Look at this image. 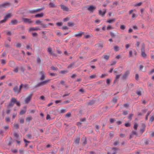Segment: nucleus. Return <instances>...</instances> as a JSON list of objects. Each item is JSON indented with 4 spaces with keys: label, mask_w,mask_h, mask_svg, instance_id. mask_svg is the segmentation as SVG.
Masks as SVG:
<instances>
[{
    "label": "nucleus",
    "mask_w": 154,
    "mask_h": 154,
    "mask_svg": "<svg viewBox=\"0 0 154 154\" xmlns=\"http://www.w3.org/2000/svg\"><path fill=\"white\" fill-rule=\"evenodd\" d=\"M136 16V15L134 13H132L131 18L132 19H134Z\"/></svg>",
    "instance_id": "35"
},
{
    "label": "nucleus",
    "mask_w": 154,
    "mask_h": 154,
    "mask_svg": "<svg viewBox=\"0 0 154 154\" xmlns=\"http://www.w3.org/2000/svg\"><path fill=\"white\" fill-rule=\"evenodd\" d=\"M26 137L28 138H31L32 137V135L30 134H28L27 135Z\"/></svg>",
    "instance_id": "64"
},
{
    "label": "nucleus",
    "mask_w": 154,
    "mask_h": 154,
    "mask_svg": "<svg viewBox=\"0 0 154 154\" xmlns=\"http://www.w3.org/2000/svg\"><path fill=\"white\" fill-rule=\"evenodd\" d=\"M19 122L21 124H23L24 122V119L23 118H20L19 120Z\"/></svg>",
    "instance_id": "33"
},
{
    "label": "nucleus",
    "mask_w": 154,
    "mask_h": 154,
    "mask_svg": "<svg viewBox=\"0 0 154 154\" xmlns=\"http://www.w3.org/2000/svg\"><path fill=\"white\" fill-rule=\"evenodd\" d=\"M47 51L50 54H51V55L53 54V53H52V50L51 48H48Z\"/></svg>",
    "instance_id": "22"
},
{
    "label": "nucleus",
    "mask_w": 154,
    "mask_h": 154,
    "mask_svg": "<svg viewBox=\"0 0 154 154\" xmlns=\"http://www.w3.org/2000/svg\"><path fill=\"white\" fill-rule=\"evenodd\" d=\"M113 29V27L110 25H108L106 28L108 30H110Z\"/></svg>",
    "instance_id": "36"
},
{
    "label": "nucleus",
    "mask_w": 154,
    "mask_h": 154,
    "mask_svg": "<svg viewBox=\"0 0 154 154\" xmlns=\"http://www.w3.org/2000/svg\"><path fill=\"white\" fill-rule=\"evenodd\" d=\"M142 128L140 129V132L141 134L143 133L145 130V124H143L142 125Z\"/></svg>",
    "instance_id": "17"
},
{
    "label": "nucleus",
    "mask_w": 154,
    "mask_h": 154,
    "mask_svg": "<svg viewBox=\"0 0 154 154\" xmlns=\"http://www.w3.org/2000/svg\"><path fill=\"white\" fill-rule=\"evenodd\" d=\"M95 46L96 49L97 50L101 49L103 47V45L100 44H98L96 45Z\"/></svg>",
    "instance_id": "14"
},
{
    "label": "nucleus",
    "mask_w": 154,
    "mask_h": 154,
    "mask_svg": "<svg viewBox=\"0 0 154 154\" xmlns=\"http://www.w3.org/2000/svg\"><path fill=\"white\" fill-rule=\"evenodd\" d=\"M32 45H27L26 46V48L27 49H30L31 50L32 49V48H31Z\"/></svg>",
    "instance_id": "45"
},
{
    "label": "nucleus",
    "mask_w": 154,
    "mask_h": 154,
    "mask_svg": "<svg viewBox=\"0 0 154 154\" xmlns=\"http://www.w3.org/2000/svg\"><path fill=\"white\" fill-rule=\"evenodd\" d=\"M69 19V17H66L65 18H64V19H63V20L64 21V22H66L67 21H68Z\"/></svg>",
    "instance_id": "43"
},
{
    "label": "nucleus",
    "mask_w": 154,
    "mask_h": 154,
    "mask_svg": "<svg viewBox=\"0 0 154 154\" xmlns=\"http://www.w3.org/2000/svg\"><path fill=\"white\" fill-rule=\"evenodd\" d=\"M137 127L138 125L137 123H135V124H134V129L137 130Z\"/></svg>",
    "instance_id": "40"
},
{
    "label": "nucleus",
    "mask_w": 154,
    "mask_h": 154,
    "mask_svg": "<svg viewBox=\"0 0 154 154\" xmlns=\"http://www.w3.org/2000/svg\"><path fill=\"white\" fill-rule=\"evenodd\" d=\"M40 29L37 27H30L28 29L29 32H30L31 31H37L38 30H40Z\"/></svg>",
    "instance_id": "10"
},
{
    "label": "nucleus",
    "mask_w": 154,
    "mask_h": 154,
    "mask_svg": "<svg viewBox=\"0 0 154 154\" xmlns=\"http://www.w3.org/2000/svg\"><path fill=\"white\" fill-rule=\"evenodd\" d=\"M141 55L143 57H146V54L145 52L144 48L143 46L142 47L141 49Z\"/></svg>",
    "instance_id": "16"
},
{
    "label": "nucleus",
    "mask_w": 154,
    "mask_h": 154,
    "mask_svg": "<svg viewBox=\"0 0 154 154\" xmlns=\"http://www.w3.org/2000/svg\"><path fill=\"white\" fill-rule=\"evenodd\" d=\"M134 11H135V12H136V11L135 9H134V10H130L129 11V14H131L132 13V12H133Z\"/></svg>",
    "instance_id": "39"
},
{
    "label": "nucleus",
    "mask_w": 154,
    "mask_h": 154,
    "mask_svg": "<svg viewBox=\"0 0 154 154\" xmlns=\"http://www.w3.org/2000/svg\"><path fill=\"white\" fill-rule=\"evenodd\" d=\"M11 23L12 25L16 24L17 23V21L16 20H12L11 22Z\"/></svg>",
    "instance_id": "21"
},
{
    "label": "nucleus",
    "mask_w": 154,
    "mask_h": 154,
    "mask_svg": "<svg viewBox=\"0 0 154 154\" xmlns=\"http://www.w3.org/2000/svg\"><path fill=\"white\" fill-rule=\"evenodd\" d=\"M11 14H7L5 17V18L7 20L8 18H10L11 17Z\"/></svg>",
    "instance_id": "32"
},
{
    "label": "nucleus",
    "mask_w": 154,
    "mask_h": 154,
    "mask_svg": "<svg viewBox=\"0 0 154 154\" xmlns=\"http://www.w3.org/2000/svg\"><path fill=\"white\" fill-rule=\"evenodd\" d=\"M83 33L84 32L80 31H79L78 33L75 34L74 35V36L75 37H81L82 36Z\"/></svg>",
    "instance_id": "11"
},
{
    "label": "nucleus",
    "mask_w": 154,
    "mask_h": 154,
    "mask_svg": "<svg viewBox=\"0 0 154 154\" xmlns=\"http://www.w3.org/2000/svg\"><path fill=\"white\" fill-rule=\"evenodd\" d=\"M14 127L16 128H19V125L18 124L16 123H15L14 124Z\"/></svg>",
    "instance_id": "55"
},
{
    "label": "nucleus",
    "mask_w": 154,
    "mask_h": 154,
    "mask_svg": "<svg viewBox=\"0 0 154 154\" xmlns=\"http://www.w3.org/2000/svg\"><path fill=\"white\" fill-rule=\"evenodd\" d=\"M15 103H16V104L17 106H20V103L18 101H17L16 100V101L15 102Z\"/></svg>",
    "instance_id": "62"
},
{
    "label": "nucleus",
    "mask_w": 154,
    "mask_h": 154,
    "mask_svg": "<svg viewBox=\"0 0 154 154\" xmlns=\"http://www.w3.org/2000/svg\"><path fill=\"white\" fill-rule=\"evenodd\" d=\"M56 33L57 35L59 36H61L62 35L61 33L59 31L56 32Z\"/></svg>",
    "instance_id": "51"
},
{
    "label": "nucleus",
    "mask_w": 154,
    "mask_h": 154,
    "mask_svg": "<svg viewBox=\"0 0 154 154\" xmlns=\"http://www.w3.org/2000/svg\"><path fill=\"white\" fill-rule=\"evenodd\" d=\"M142 4V2H140L137 4L134 5L135 6H140Z\"/></svg>",
    "instance_id": "41"
},
{
    "label": "nucleus",
    "mask_w": 154,
    "mask_h": 154,
    "mask_svg": "<svg viewBox=\"0 0 154 154\" xmlns=\"http://www.w3.org/2000/svg\"><path fill=\"white\" fill-rule=\"evenodd\" d=\"M130 73L129 71H126L123 76L122 78L123 79L126 78L128 75Z\"/></svg>",
    "instance_id": "15"
},
{
    "label": "nucleus",
    "mask_w": 154,
    "mask_h": 154,
    "mask_svg": "<svg viewBox=\"0 0 154 154\" xmlns=\"http://www.w3.org/2000/svg\"><path fill=\"white\" fill-rule=\"evenodd\" d=\"M136 94L139 95H141V92L140 91H136Z\"/></svg>",
    "instance_id": "63"
},
{
    "label": "nucleus",
    "mask_w": 154,
    "mask_h": 154,
    "mask_svg": "<svg viewBox=\"0 0 154 154\" xmlns=\"http://www.w3.org/2000/svg\"><path fill=\"white\" fill-rule=\"evenodd\" d=\"M137 132L136 131H133L131 133V134L130 136V138H131L132 137L133 135H135L137 136Z\"/></svg>",
    "instance_id": "18"
},
{
    "label": "nucleus",
    "mask_w": 154,
    "mask_h": 154,
    "mask_svg": "<svg viewBox=\"0 0 154 154\" xmlns=\"http://www.w3.org/2000/svg\"><path fill=\"white\" fill-rule=\"evenodd\" d=\"M71 115V114L70 113L68 112L66 114L65 116L66 117L69 118L70 116Z\"/></svg>",
    "instance_id": "44"
},
{
    "label": "nucleus",
    "mask_w": 154,
    "mask_h": 154,
    "mask_svg": "<svg viewBox=\"0 0 154 154\" xmlns=\"http://www.w3.org/2000/svg\"><path fill=\"white\" fill-rule=\"evenodd\" d=\"M82 141H83V144L85 145L87 141L85 137H83L82 138Z\"/></svg>",
    "instance_id": "28"
},
{
    "label": "nucleus",
    "mask_w": 154,
    "mask_h": 154,
    "mask_svg": "<svg viewBox=\"0 0 154 154\" xmlns=\"http://www.w3.org/2000/svg\"><path fill=\"white\" fill-rule=\"evenodd\" d=\"M44 15V14L41 13L40 14H38L34 15V17L35 18H41Z\"/></svg>",
    "instance_id": "12"
},
{
    "label": "nucleus",
    "mask_w": 154,
    "mask_h": 154,
    "mask_svg": "<svg viewBox=\"0 0 154 154\" xmlns=\"http://www.w3.org/2000/svg\"><path fill=\"white\" fill-rule=\"evenodd\" d=\"M61 8L62 9L63 11H69V9L65 5H60Z\"/></svg>",
    "instance_id": "8"
},
{
    "label": "nucleus",
    "mask_w": 154,
    "mask_h": 154,
    "mask_svg": "<svg viewBox=\"0 0 154 154\" xmlns=\"http://www.w3.org/2000/svg\"><path fill=\"white\" fill-rule=\"evenodd\" d=\"M85 118H84V119H81V122H78L77 125H81V122H82L84 121H85Z\"/></svg>",
    "instance_id": "37"
},
{
    "label": "nucleus",
    "mask_w": 154,
    "mask_h": 154,
    "mask_svg": "<svg viewBox=\"0 0 154 154\" xmlns=\"http://www.w3.org/2000/svg\"><path fill=\"white\" fill-rule=\"evenodd\" d=\"M10 3L9 2H6L0 5V8H7L10 6Z\"/></svg>",
    "instance_id": "4"
},
{
    "label": "nucleus",
    "mask_w": 154,
    "mask_h": 154,
    "mask_svg": "<svg viewBox=\"0 0 154 154\" xmlns=\"http://www.w3.org/2000/svg\"><path fill=\"white\" fill-rule=\"evenodd\" d=\"M80 141V138H79L77 139L75 141V142L77 143L78 144L79 143Z\"/></svg>",
    "instance_id": "46"
},
{
    "label": "nucleus",
    "mask_w": 154,
    "mask_h": 154,
    "mask_svg": "<svg viewBox=\"0 0 154 154\" xmlns=\"http://www.w3.org/2000/svg\"><path fill=\"white\" fill-rule=\"evenodd\" d=\"M67 72V71L66 70H61L60 72V73L63 74H65Z\"/></svg>",
    "instance_id": "50"
},
{
    "label": "nucleus",
    "mask_w": 154,
    "mask_h": 154,
    "mask_svg": "<svg viewBox=\"0 0 154 154\" xmlns=\"http://www.w3.org/2000/svg\"><path fill=\"white\" fill-rule=\"evenodd\" d=\"M49 75L51 76H55L57 74L56 73H49Z\"/></svg>",
    "instance_id": "61"
},
{
    "label": "nucleus",
    "mask_w": 154,
    "mask_h": 154,
    "mask_svg": "<svg viewBox=\"0 0 154 154\" xmlns=\"http://www.w3.org/2000/svg\"><path fill=\"white\" fill-rule=\"evenodd\" d=\"M26 112V108L25 107L24 109L22 110L20 112V115H23Z\"/></svg>",
    "instance_id": "26"
},
{
    "label": "nucleus",
    "mask_w": 154,
    "mask_h": 154,
    "mask_svg": "<svg viewBox=\"0 0 154 154\" xmlns=\"http://www.w3.org/2000/svg\"><path fill=\"white\" fill-rule=\"evenodd\" d=\"M42 22L39 20H37L35 21V24L36 25H41Z\"/></svg>",
    "instance_id": "23"
},
{
    "label": "nucleus",
    "mask_w": 154,
    "mask_h": 154,
    "mask_svg": "<svg viewBox=\"0 0 154 154\" xmlns=\"http://www.w3.org/2000/svg\"><path fill=\"white\" fill-rule=\"evenodd\" d=\"M16 101V99L14 98H12L10 100V102L9 103L8 105V108L9 107H12L14 105V103H15V102Z\"/></svg>",
    "instance_id": "3"
},
{
    "label": "nucleus",
    "mask_w": 154,
    "mask_h": 154,
    "mask_svg": "<svg viewBox=\"0 0 154 154\" xmlns=\"http://www.w3.org/2000/svg\"><path fill=\"white\" fill-rule=\"evenodd\" d=\"M114 50L116 51H119V48L117 46H115L114 47Z\"/></svg>",
    "instance_id": "25"
},
{
    "label": "nucleus",
    "mask_w": 154,
    "mask_h": 154,
    "mask_svg": "<svg viewBox=\"0 0 154 154\" xmlns=\"http://www.w3.org/2000/svg\"><path fill=\"white\" fill-rule=\"evenodd\" d=\"M32 119V118L31 116H29L26 118V121H27L29 122Z\"/></svg>",
    "instance_id": "31"
},
{
    "label": "nucleus",
    "mask_w": 154,
    "mask_h": 154,
    "mask_svg": "<svg viewBox=\"0 0 154 154\" xmlns=\"http://www.w3.org/2000/svg\"><path fill=\"white\" fill-rule=\"evenodd\" d=\"M50 80L51 79H48L43 82L38 83L36 85L35 87H38L46 85Z\"/></svg>",
    "instance_id": "1"
},
{
    "label": "nucleus",
    "mask_w": 154,
    "mask_h": 154,
    "mask_svg": "<svg viewBox=\"0 0 154 154\" xmlns=\"http://www.w3.org/2000/svg\"><path fill=\"white\" fill-rule=\"evenodd\" d=\"M154 120V116H151L150 119L149 121L152 122Z\"/></svg>",
    "instance_id": "52"
},
{
    "label": "nucleus",
    "mask_w": 154,
    "mask_h": 154,
    "mask_svg": "<svg viewBox=\"0 0 154 154\" xmlns=\"http://www.w3.org/2000/svg\"><path fill=\"white\" fill-rule=\"evenodd\" d=\"M116 62L115 60H113L112 61L111 64H110V66L114 65L116 64Z\"/></svg>",
    "instance_id": "42"
},
{
    "label": "nucleus",
    "mask_w": 154,
    "mask_h": 154,
    "mask_svg": "<svg viewBox=\"0 0 154 154\" xmlns=\"http://www.w3.org/2000/svg\"><path fill=\"white\" fill-rule=\"evenodd\" d=\"M99 13L100 15L101 16H103L105 15V11H102L101 10H100L99 11Z\"/></svg>",
    "instance_id": "20"
},
{
    "label": "nucleus",
    "mask_w": 154,
    "mask_h": 154,
    "mask_svg": "<svg viewBox=\"0 0 154 154\" xmlns=\"http://www.w3.org/2000/svg\"><path fill=\"white\" fill-rule=\"evenodd\" d=\"M96 75H91L89 77V78L91 79H92L96 77Z\"/></svg>",
    "instance_id": "49"
},
{
    "label": "nucleus",
    "mask_w": 154,
    "mask_h": 154,
    "mask_svg": "<svg viewBox=\"0 0 154 154\" xmlns=\"http://www.w3.org/2000/svg\"><path fill=\"white\" fill-rule=\"evenodd\" d=\"M126 28V26L124 25H122L120 26V29L122 30H124Z\"/></svg>",
    "instance_id": "29"
},
{
    "label": "nucleus",
    "mask_w": 154,
    "mask_h": 154,
    "mask_svg": "<svg viewBox=\"0 0 154 154\" xmlns=\"http://www.w3.org/2000/svg\"><path fill=\"white\" fill-rule=\"evenodd\" d=\"M36 61L38 64H40L41 63L40 58L39 57H38L36 59Z\"/></svg>",
    "instance_id": "27"
},
{
    "label": "nucleus",
    "mask_w": 154,
    "mask_h": 154,
    "mask_svg": "<svg viewBox=\"0 0 154 154\" xmlns=\"http://www.w3.org/2000/svg\"><path fill=\"white\" fill-rule=\"evenodd\" d=\"M49 6L51 7H55V5L53 3L51 2L49 4Z\"/></svg>",
    "instance_id": "30"
},
{
    "label": "nucleus",
    "mask_w": 154,
    "mask_h": 154,
    "mask_svg": "<svg viewBox=\"0 0 154 154\" xmlns=\"http://www.w3.org/2000/svg\"><path fill=\"white\" fill-rule=\"evenodd\" d=\"M6 20H7L5 18H4L3 20H1L0 21V23H5L6 21Z\"/></svg>",
    "instance_id": "54"
},
{
    "label": "nucleus",
    "mask_w": 154,
    "mask_h": 154,
    "mask_svg": "<svg viewBox=\"0 0 154 154\" xmlns=\"http://www.w3.org/2000/svg\"><path fill=\"white\" fill-rule=\"evenodd\" d=\"M109 135L111 137L113 136V132H110L109 134Z\"/></svg>",
    "instance_id": "57"
},
{
    "label": "nucleus",
    "mask_w": 154,
    "mask_h": 154,
    "mask_svg": "<svg viewBox=\"0 0 154 154\" xmlns=\"http://www.w3.org/2000/svg\"><path fill=\"white\" fill-rule=\"evenodd\" d=\"M43 9V8H40L36 10H31L30 11L29 13L31 14L35 13L36 12H39L40 11L42 10Z\"/></svg>",
    "instance_id": "13"
},
{
    "label": "nucleus",
    "mask_w": 154,
    "mask_h": 154,
    "mask_svg": "<svg viewBox=\"0 0 154 154\" xmlns=\"http://www.w3.org/2000/svg\"><path fill=\"white\" fill-rule=\"evenodd\" d=\"M40 25H41V27L42 28H46L47 27V25L46 24L41 23Z\"/></svg>",
    "instance_id": "24"
},
{
    "label": "nucleus",
    "mask_w": 154,
    "mask_h": 154,
    "mask_svg": "<svg viewBox=\"0 0 154 154\" xmlns=\"http://www.w3.org/2000/svg\"><path fill=\"white\" fill-rule=\"evenodd\" d=\"M68 26H74L73 23L71 22H69L68 23Z\"/></svg>",
    "instance_id": "34"
},
{
    "label": "nucleus",
    "mask_w": 154,
    "mask_h": 154,
    "mask_svg": "<svg viewBox=\"0 0 154 154\" xmlns=\"http://www.w3.org/2000/svg\"><path fill=\"white\" fill-rule=\"evenodd\" d=\"M96 9V7L93 6H89L88 7L87 9L89 11L93 12V11Z\"/></svg>",
    "instance_id": "9"
},
{
    "label": "nucleus",
    "mask_w": 154,
    "mask_h": 154,
    "mask_svg": "<svg viewBox=\"0 0 154 154\" xmlns=\"http://www.w3.org/2000/svg\"><path fill=\"white\" fill-rule=\"evenodd\" d=\"M115 20V18H113L111 19L108 20H107L106 21V22L109 23H111L114 22Z\"/></svg>",
    "instance_id": "19"
},
{
    "label": "nucleus",
    "mask_w": 154,
    "mask_h": 154,
    "mask_svg": "<svg viewBox=\"0 0 154 154\" xmlns=\"http://www.w3.org/2000/svg\"><path fill=\"white\" fill-rule=\"evenodd\" d=\"M125 126L127 127H129L131 126V124L129 123H125Z\"/></svg>",
    "instance_id": "38"
},
{
    "label": "nucleus",
    "mask_w": 154,
    "mask_h": 154,
    "mask_svg": "<svg viewBox=\"0 0 154 154\" xmlns=\"http://www.w3.org/2000/svg\"><path fill=\"white\" fill-rule=\"evenodd\" d=\"M117 100H118V99L117 97H114L113 98L112 100L114 102L116 103V102Z\"/></svg>",
    "instance_id": "60"
},
{
    "label": "nucleus",
    "mask_w": 154,
    "mask_h": 154,
    "mask_svg": "<svg viewBox=\"0 0 154 154\" xmlns=\"http://www.w3.org/2000/svg\"><path fill=\"white\" fill-rule=\"evenodd\" d=\"M74 63H70V65L68 66V68H71L74 65Z\"/></svg>",
    "instance_id": "48"
},
{
    "label": "nucleus",
    "mask_w": 154,
    "mask_h": 154,
    "mask_svg": "<svg viewBox=\"0 0 154 154\" xmlns=\"http://www.w3.org/2000/svg\"><path fill=\"white\" fill-rule=\"evenodd\" d=\"M21 44L20 43H17L16 45V46L17 48H20L21 47Z\"/></svg>",
    "instance_id": "58"
},
{
    "label": "nucleus",
    "mask_w": 154,
    "mask_h": 154,
    "mask_svg": "<svg viewBox=\"0 0 154 154\" xmlns=\"http://www.w3.org/2000/svg\"><path fill=\"white\" fill-rule=\"evenodd\" d=\"M40 75L41 76L40 79L41 80H43L46 77V74L45 72L43 71H41L40 72Z\"/></svg>",
    "instance_id": "5"
},
{
    "label": "nucleus",
    "mask_w": 154,
    "mask_h": 154,
    "mask_svg": "<svg viewBox=\"0 0 154 154\" xmlns=\"http://www.w3.org/2000/svg\"><path fill=\"white\" fill-rule=\"evenodd\" d=\"M14 137H16L17 138L19 137L18 134L16 133H15L14 134Z\"/></svg>",
    "instance_id": "47"
},
{
    "label": "nucleus",
    "mask_w": 154,
    "mask_h": 154,
    "mask_svg": "<svg viewBox=\"0 0 154 154\" xmlns=\"http://www.w3.org/2000/svg\"><path fill=\"white\" fill-rule=\"evenodd\" d=\"M17 114V112L13 113L12 115V118L13 119H14L15 116H16Z\"/></svg>",
    "instance_id": "53"
},
{
    "label": "nucleus",
    "mask_w": 154,
    "mask_h": 154,
    "mask_svg": "<svg viewBox=\"0 0 154 154\" xmlns=\"http://www.w3.org/2000/svg\"><path fill=\"white\" fill-rule=\"evenodd\" d=\"M6 32L7 35H11V32L8 31H7Z\"/></svg>",
    "instance_id": "59"
},
{
    "label": "nucleus",
    "mask_w": 154,
    "mask_h": 154,
    "mask_svg": "<svg viewBox=\"0 0 154 154\" xmlns=\"http://www.w3.org/2000/svg\"><path fill=\"white\" fill-rule=\"evenodd\" d=\"M32 96V94H30L29 95L25 100L24 101L25 103H29V102Z\"/></svg>",
    "instance_id": "6"
},
{
    "label": "nucleus",
    "mask_w": 154,
    "mask_h": 154,
    "mask_svg": "<svg viewBox=\"0 0 154 154\" xmlns=\"http://www.w3.org/2000/svg\"><path fill=\"white\" fill-rule=\"evenodd\" d=\"M22 87V84H21L19 87V88H18V86H16L14 87L13 88V91L15 93H19L20 92L21 89Z\"/></svg>",
    "instance_id": "2"
},
{
    "label": "nucleus",
    "mask_w": 154,
    "mask_h": 154,
    "mask_svg": "<svg viewBox=\"0 0 154 154\" xmlns=\"http://www.w3.org/2000/svg\"><path fill=\"white\" fill-rule=\"evenodd\" d=\"M51 69L52 70H57L58 69L57 68V67H55L54 66H51Z\"/></svg>",
    "instance_id": "56"
},
{
    "label": "nucleus",
    "mask_w": 154,
    "mask_h": 154,
    "mask_svg": "<svg viewBox=\"0 0 154 154\" xmlns=\"http://www.w3.org/2000/svg\"><path fill=\"white\" fill-rule=\"evenodd\" d=\"M22 20L23 22L28 23H31L32 22L30 19L27 18H22Z\"/></svg>",
    "instance_id": "7"
}]
</instances>
